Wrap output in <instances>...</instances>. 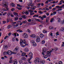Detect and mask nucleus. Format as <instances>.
Listing matches in <instances>:
<instances>
[{
    "mask_svg": "<svg viewBox=\"0 0 64 64\" xmlns=\"http://www.w3.org/2000/svg\"><path fill=\"white\" fill-rule=\"evenodd\" d=\"M20 45L22 47H24L26 45H28V44H26V43L24 42V40L20 39Z\"/></svg>",
    "mask_w": 64,
    "mask_h": 64,
    "instance_id": "nucleus-1",
    "label": "nucleus"
},
{
    "mask_svg": "<svg viewBox=\"0 0 64 64\" xmlns=\"http://www.w3.org/2000/svg\"><path fill=\"white\" fill-rule=\"evenodd\" d=\"M40 58L38 57L36 58L34 60V62L35 63H37V62L39 63V62Z\"/></svg>",
    "mask_w": 64,
    "mask_h": 64,
    "instance_id": "nucleus-2",
    "label": "nucleus"
},
{
    "mask_svg": "<svg viewBox=\"0 0 64 64\" xmlns=\"http://www.w3.org/2000/svg\"><path fill=\"white\" fill-rule=\"evenodd\" d=\"M22 36L24 38H27L28 37V34L26 33H24L23 34Z\"/></svg>",
    "mask_w": 64,
    "mask_h": 64,
    "instance_id": "nucleus-3",
    "label": "nucleus"
},
{
    "mask_svg": "<svg viewBox=\"0 0 64 64\" xmlns=\"http://www.w3.org/2000/svg\"><path fill=\"white\" fill-rule=\"evenodd\" d=\"M28 11L30 12V16H31V15H34V13H32V12H34V11L32 10H28Z\"/></svg>",
    "mask_w": 64,
    "mask_h": 64,
    "instance_id": "nucleus-4",
    "label": "nucleus"
},
{
    "mask_svg": "<svg viewBox=\"0 0 64 64\" xmlns=\"http://www.w3.org/2000/svg\"><path fill=\"white\" fill-rule=\"evenodd\" d=\"M7 54L8 55H11L12 54V52L11 50H9L7 52Z\"/></svg>",
    "mask_w": 64,
    "mask_h": 64,
    "instance_id": "nucleus-5",
    "label": "nucleus"
},
{
    "mask_svg": "<svg viewBox=\"0 0 64 64\" xmlns=\"http://www.w3.org/2000/svg\"><path fill=\"white\" fill-rule=\"evenodd\" d=\"M28 56L29 57L30 56V58H33V54L31 52H30L28 54Z\"/></svg>",
    "mask_w": 64,
    "mask_h": 64,
    "instance_id": "nucleus-6",
    "label": "nucleus"
},
{
    "mask_svg": "<svg viewBox=\"0 0 64 64\" xmlns=\"http://www.w3.org/2000/svg\"><path fill=\"white\" fill-rule=\"evenodd\" d=\"M37 39L36 40V41L37 42H39L40 41V39L39 36H38L36 37Z\"/></svg>",
    "mask_w": 64,
    "mask_h": 64,
    "instance_id": "nucleus-7",
    "label": "nucleus"
},
{
    "mask_svg": "<svg viewBox=\"0 0 64 64\" xmlns=\"http://www.w3.org/2000/svg\"><path fill=\"white\" fill-rule=\"evenodd\" d=\"M2 5L3 7H4L5 8H6V9H7V8H8V6H7V4H2Z\"/></svg>",
    "mask_w": 64,
    "mask_h": 64,
    "instance_id": "nucleus-8",
    "label": "nucleus"
},
{
    "mask_svg": "<svg viewBox=\"0 0 64 64\" xmlns=\"http://www.w3.org/2000/svg\"><path fill=\"white\" fill-rule=\"evenodd\" d=\"M46 55L48 56H51V53L49 51H48L46 52Z\"/></svg>",
    "mask_w": 64,
    "mask_h": 64,
    "instance_id": "nucleus-9",
    "label": "nucleus"
},
{
    "mask_svg": "<svg viewBox=\"0 0 64 64\" xmlns=\"http://www.w3.org/2000/svg\"><path fill=\"white\" fill-rule=\"evenodd\" d=\"M42 55H43V57L44 58L46 59V58H47V57H48V56L47 55H45V54H44V53L42 52Z\"/></svg>",
    "mask_w": 64,
    "mask_h": 64,
    "instance_id": "nucleus-10",
    "label": "nucleus"
},
{
    "mask_svg": "<svg viewBox=\"0 0 64 64\" xmlns=\"http://www.w3.org/2000/svg\"><path fill=\"white\" fill-rule=\"evenodd\" d=\"M47 50V48H42V53L45 52Z\"/></svg>",
    "mask_w": 64,
    "mask_h": 64,
    "instance_id": "nucleus-11",
    "label": "nucleus"
},
{
    "mask_svg": "<svg viewBox=\"0 0 64 64\" xmlns=\"http://www.w3.org/2000/svg\"><path fill=\"white\" fill-rule=\"evenodd\" d=\"M17 63H18V61H17V60L16 59L14 60L13 64H17Z\"/></svg>",
    "mask_w": 64,
    "mask_h": 64,
    "instance_id": "nucleus-12",
    "label": "nucleus"
},
{
    "mask_svg": "<svg viewBox=\"0 0 64 64\" xmlns=\"http://www.w3.org/2000/svg\"><path fill=\"white\" fill-rule=\"evenodd\" d=\"M39 18H41V20H43V19H44V18H46V16H44L42 17L41 16H39Z\"/></svg>",
    "mask_w": 64,
    "mask_h": 64,
    "instance_id": "nucleus-13",
    "label": "nucleus"
},
{
    "mask_svg": "<svg viewBox=\"0 0 64 64\" xmlns=\"http://www.w3.org/2000/svg\"><path fill=\"white\" fill-rule=\"evenodd\" d=\"M30 4H28V6H30V5H31V4H32V0H30Z\"/></svg>",
    "mask_w": 64,
    "mask_h": 64,
    "instance_id": "nucleus-14",
    "label": "nucleus"
},
{
    "mask_svg": "<svg viewBox=\"0 0 64 64\" xmlns=\"http://www.w3.org/2000/svg\"><path fill=\"white\" fill-rule=\"evenodd\" d=\"M24 13H25L26 15H27L29 14V12L27 10H26L25 12H24Z\"/></svg>",
    "mask_w": 64,
    "mask_h": 64,
    "instance_id": "nucleus-15",
    "label": "nucleus"
},
{
    "mask_svg": "<svg viewBox=\"0 0 64 64\" xmlns=\"http://www.w3.org/2000/svg\"><path fill=\"white\" fill-rule=\"evenodd\" d=\"M56 8H57L58 9H60V8H62L63 7L61 6H56Z\"/></svg>",
    "mask_w": 64,
    "mask_h": 64,
    "instance_id": "nucleus-16",
    "label": "nucleus"
},
{
    "mask_svg": "<svg viewBox=\"0 0 64 64\" xmlns=\"http://www.w3.org/2000/svg\"><path fill=\"white\" fill-rule=\"evenodd\" d=\"M30 36L31 37H32V38H35L36 37V36L34 34L31 35Z\"/></svg>",
    "mask_w": 64,
    "mask_h": 64,
    "instance_id": "nucleus-17",
    "label": "nucleus"
},
{
    "mask_svg": "<svg viewBox=\"0 0 64 64\" xmlns=\"http://www.w3.org/2000/svg\"><path fill=\"white\" fill-rule=\"evenodd\" d=\"M18 49H19V48H18V47H17L16 48H15L14 50V51H17L18 50Z\"/></svg>",
    "mask_w": 64,
    "mask_h": 64,
    "instance_id": "nucleus-18",
    "label": "nucleus"
},
{
    "mask_svg": "<svg viewBox=\"0 0 64 64\" xmlns=\"http://www.w3.org/2000/svg\"><path fill=\"white\" fill-rule=\"evenodd\" d=\"M10 5H11V6H12L13 7H15V5L14 3L11 4Z\"/></svg>",
    "mask_w": 64,
    "mask_h": 64,
    "instance_id": "nucleus-19",
    "label": "nucleus"
},
{
    "mask_svg": "<svg viewBox=\"0 0 64 64\" xmlns=\"http://www.w3.org/2000/svg\"><path fill=\"white\" fill-rule=\"evenodd\" d=\"M26 53L25 52H23L22 54V56H25V54H26Z\"/></svg>",
    "mask_w": 64,
    "mask_h": 64,
    "instance_id": "nucleus-20",
    "label": "nucleus"
},
{
    "mask_svg": "<svg viewBox=\"0 0 64 64\" xmlns=\"http://www.w3.org/2000/svg\"><path fill=\"white\" fill-rule=\"evenodd\" d=\"M11 25H10V24L8 25L7 26V28L8 29H10V28H11Z\"/></svg>",
    "mask_w": 64,
    "mask_h": 64,
    "instance_id": "nucleus-21",
    "label": "nucleus"
},
{
    "mask_svg": "<svg viewBox=\"0 0 64 64\" xmlns=\"http://www.w3.org/2000/svg\"><path fill=\"white\" fill-rule=\"evenodd\" d=\"M21 60H25L26 58L25 57H22L21 58Z\"/></svg>",
    "mask_w": 64,
    "mask_h": 64,
    "instance_id": "nucleus-22",
    "label": "nucleus"
},
{
    "mask_svg": "<svg viewBox=\"0 0 64 64\" xmlns=\"http://www.w3.org/2000/svg\"><path fill=\"white\" fill-rule=\"evenodd\" d=\"M14 15H15V16H18V14L16 12H14Z\"/></svg>",
    "mask_w": 64,
    "mask_h": 64,
    "instance_id": "nucleus-23",
    "label": "nucleus"
},
{
    "mask_svg": "<svg viewBox=\"0 0 64 64\" xmlns=\"http://www.w3.org/2000/svg\"><path fill=\"white\" fill-rule=\"evenodd\" d=\"M43 36H44V35H43V34H40V37L41 38H43Z\"/></svg>",
    "mask_w": 64,
    "mask_h": 64,
    "instance_id": "nucleus-24",
    "label": "nucleus"
},
{
    "mask_svg": "<svg viewBox=\"0 0 64 64\" xmlns=\"http://www.w3.org/2000/svg\"><path fill=\"white\" fill-rule=\"evenodd\" d=\"M4 49H7V46L6 45H5L4 47Z\"/></svg>",
    "mask_w": 64,
    "mask_h": 64,
    "instance_id": "nucleus-25",
    "label": "nucleus"
},
{
    "mask_svg": "<svg viewBox=\"0 0 64 64\" xmlns=\"http://www.w3.org/2000/svg\"><path fill=\"white\" fill-rule=\"evenodd\" d=\"M25 52H28V49L27 48H26L25 49H24Z\"/></svg>",
    "mask_w": 64,
    "mask_h": 64,
    "instance_id": "nucleus-26",
    "label": "nucleus"
},
{
    "mask_svg": "<svg viewBox=\"0 0 64 64\" xmlns=\"http://www.w3.org/2000/svg\"><path fill=\"white\" fill-rule=\"evenodd\" d=\"M3 54L4 55H6L7 54V52H4L3 53Z\"/></svg>",
    "mask_w": 64,
    "mask_h": 64,
    "instance_id": "nucleus-27",
    "label": "nucleus"
},
{
    "mask_svg": "<svg viewBox=\"0 0 64 64\" xmlns=\"http://www.w3.org/2000/svg\"><path fill=\"white\" fill-rule=\"evenodd\" d=\"M33 44V46H36V45H37V44H36V43L35 42H34V43Z\"/></svg>",
    "mask_w": 64,
    "mask_h": 64,
    "instance_id": "nucleus-28",
    "label": "nucleus"
},
{
    "mask_svg": "<svg viewBox=\"0 0 64 64\" xmlns=\"http://www.w3.org/2000/svg\"><path fill=\"white\" fill-rule=\"evenodd\" d=\"M17 33H14V34H12V35H13V36H14H14H15V37H16V34H17Z\"/></svg>",
    "mask_w": 64,
    "mask_h": 64,
    "instance_id": "nucleus-29",
    "label": "nucleus"
},
{
    "mask_svg": "<svg viewBox=\"0 0 64 64\" xmlns=\"http://www.w3.org/2000/svg\"><path fill=\"white\" fill-rule=\"evenodd\" d=\"M12 40L13 42H14L15 41V38H13L12 39Z\"/></svg>",
    "mask_w": 64,
    "mask_h": 64,
    "instance_id": "nucleus-30",
    "label": "nucleus"
},
{
    "mask_svg": "<svg viewBox=\"0 0 64 64\" xmlns=\"http://www.w3.org/2000/svg\"><path fill=\"white\" fill-rule=\"evenodd\" d=\"M19 62L20 64H22V63H23V62H22V61L21 60H19Z\"/></svg>",
    "mask_w": 64,
    "mask_h": 64,
    "instance_id": "nucleus-31",
    "label": "nucleus"
},
{
    "mask_svg": "<svg viewBox=\"0 0 64 64\" xmlns=\"http://www.w3.org/2000/svg\"><path fill=\"white\" fill-rule=\"evenodd\" d=\"M22 22L23 23L25 24V23H27V21H26V20L23 21Z\"/></svg>",
    "mask_w": 64,
    "mask_h": 64,
    "instance_id": "nucleus-32",
    "label": "nucleus"
},
{
    "mask_svg": "<svg viewBox=\"0 0 64 64\" xmlns=\"http://www.w3.org/2000/svg\"><path fill=\"white\" fill-rule=\"evenodd\" d=\"M61 30L62 31H63V32H64V28L63 27H62L61 28Z\"/></svg>",
    "mask_w": 64,
    "mask_h": 64,
    "instance_id": "nucleus-33",
    "label": "nucleus"
},
{
    "mask_svg": "<svg viewBox=\"0 0 64 64\" xmlns=\"http://www.w3.org/2000/svg\"><path fill=\"white\" fill-rule=\"evenodd\" d=\"M40 63L42 64H44L45 63V61H40Z\"/></svg>",
    "mask_w": 64,
    "mask_h": 64,
    "instance_id": "nucleus-34",
    "label": "nucleus"
},
{
    "mask_svg": "<svg viewBox=\"0 0 64 64\" xmlns=\"http://www.w3.org/2000/svg\"><path fill=\"white\" fill-rule=\"evenodd\" d=\"M15 19V21H16V20H18V17H16L15 18H14Z\"/></svg>",
    "mask_w": 64,
    "mask_h": 64,
    "instance_id": "nucleus-35",
    "label": "nucleus"
},
{
    "mask_svg": "<svg viewBox=\"0 0 64 64\" xmlns=\"http://www.w3.org/2000/svg\"><path fill=\"white\" fill-rule=\"evenodd\" d=\"M49 29H53V28L52 26H50L49 27Z\"/></svg>",
    "mask_w": 64,
    "mask_h": 64,
    "instance_id": "nucleus-36",
    "label": "nucleus"
},
{
    "mask_svg": "<svg viewBox=\"0 0 64 64\" xmlns=\"http://www.w3.org/2000/svg\"><path fill=\"white\" fill-rule=\"evenodd\" d=\"M43 32L44 33H47V32L46 30H44Z\"/></svg>",
    "mask_w": 64,
    "mask_h": 64,
    "instance_id": "nucleus-37",
    "label": "nucleus"
},
{
    "mask_svg": "<svg viewBox=\"0 0 64 64\" xmlns=\"http://www.w3.org/2000/svg\"><path fill=\"white\" fill-rule=\"evenodd\" d=\"M9 37L8 36H5L4 38V39H6L7 38H8Z\"/></svg>",
    "mask_w": 64,
    "mask_h": 64,
    "instance_id": "nucleus-38",
    "label": "nucleus"
},
{
    "mask_svg": "<svg viewBox=\"0 0 64 64\" xmlns=\"http://www.w3.org/2000/svg\"><path fill=\"white\" fill-rule=\"evenodd\" d=\"M59 64H63L62 63V62L61 61H59L58 62Z\"/></svg>",
    "mask_w": 64,
    "mask_h": 64,
    "instance_id": "nucleus-39",
    "label": "nucleus"
},
{
    "mask_svg": "<svg viewBox=\"0 0 64 64\" xmlns=\"http://www.w3.org/2000/svg\"><path fill=\"white\" fill-rule=\"evenodd\" d=\"M9 21L10 22H12V21H13V20H12V19H11V18H9Z\"/></svg>",
    "mask_w": 64,
    "mask_h": 64,
    "instance_id": "nucleus-40",
    "label": "nucleus"
},
{
    "mask_svg": "<svg viewBox=\"0 0 64 64\" xmlns=\"http://www.w3.org/2000/svg\"><path fill=\"white\" fill-rule=\"evenodd\" d=\"M55 51H56L58 50V48H55L54 49Z\"/></svg>",
    "mask_w": 64,
    "mask_h": 64,
    "instance_id": "nucleus-41",
    "label": "nucleus"
},
{
    "mask_svg": "<svg viewBox=\"0 0 64 64\" xmlns=\"http://www.w3.org/2000/svg\"><path fill=\"white\" fill-rule=\"evenodd\" d=\"M31 43H33V44H34V43H35V41H34V40H32L31 41Z\"/></svg>",
    "mask_w": 64,
    "mask_h": 64,
    "instance_id": "nucleus-42",
    "label": "nucleus"
},
{
    "mask_svg": "<svg viewBox=\"0 0 64 64\" xmlns=\"http://www.w3.org/2000/svg\"><path fill=\"white\" fill-rule=\"evenodd\" d=\"M9 19H8V18L7 19V20H6V22L7 23H8L9 22Z\"/></svg>",
    "mask_w": 64,
    "mask_h": 64,
    "instance_id": "nucleus-43",
    "label": "nucleus"
},
{
    "mask_svg": "<svg viewBox=\"0 0 64 64\" xmlns=\"http://www.w3.org/2000/svg\"><path fill=\"white\" fill-rule=\"evenodd\" d=\"M45 43V40H43L42 41V44H44Z\"/></svg>",
    "mask_w": 64,
    "mask_h": 64,
    "instance_id": "nucleus-44",
    "label": "nucleus"
},
{
    "mask_svg": "<svg viewBox=\"0 0 64 64\" xmlns=\"http://www.w3.org/2000/svg\"><path fill=\"white\" fill-rule=\"evenodd\" d=\"M62 10V8L59 9H58V10L57 11H61Z\"/></svg>",
    "mask_w": 64,
    "mask_h": 64,
    "instance_id": "nucleus-45",
    "label": "nucleus"
},
{
    "mask_svg": "<svg viewBox=\"0 0 64 64\" xmlns=\"http://www.w3.org/2000/svg\"><path fill=\"white\" fill-rule=\"evenodd\" d=\"M6 14H7V12H5L2 15L3 16H4V15H5Z\"/></svg>",
    "mask_w": 64,
    "mask_h": 64,
    "instance_id": "nucleus-46",
    "label": "nucleus"
},
{
    "mask_svg": "<svg viewBox=\"0 0 64 64\" xmlns=\"http://www.w3.org/2000/svg\"><path fill=\"white\" fill-rule=\"evenodd\" d=\"M22 17L23 18H24V19H26L27 18V17L25 16H22Z\"/></svg>",
    "mask_w": 64,
    "mask_h": 64,
    "instance_id": "nucleus-47",
    "label": "nucleus"
},
{
    "mask_svg": "<svg viewBox=\"0 0 64 64\" xmlns=\"http://www.w3.org/2000/svg\"><path fill=\"white\" fill-rule=\"evenodd\" d=\"M53 19H54L53 18H52L51 19L50 21V22H53Z\"/></svg>",
    "mask_w": 64,
    "mask_h": 64,
    "instance_id": "nucleus-48",
    "label": "nucleus"
},
{
    "mask_svg": "<svg viewBox=\"0 0 64 64\" xmlns=\"http://www.w3.org/2000/svg\"><path fill=\"white\" fill-rule=\"evenodd\" d=\"M53 15H54L56 14V12H53Z\"/></svg>",
    "mask_w": 64,
    "mask_h": 64,
    "instance_id": "nucleus-49",
    "label": "nucleus"
},
{
    "mask_svg": "<svg viewBox=\"0 0 64 64\" xmlns=\"http://www.w3.org/2000/svg\"><path fill=\"white\" fill-rule=\"evenodd\" d=\"M6 23V22L5 21H3V24H5Z\"/></svg>",
    "mask_w": 64,
    "mask_h": 64,
    "instance_id": "nucleus-50",
    "label": "nucleus"
},
{
    "mask_svg": "<svg viewBox=\"0 0 64 64\" xmlns=\"http://www.w3.org/2000/svg\"><path fill=\"white\" fill-rule=\"evenodd\" d=\"M15 10V8H12V9H11V10L12 11H14Z\"/></svg>",
    "mask_w": 64,
    "mask_h": 64,
    "instance_id": "nucleus-51",
    "label": "nucleus"
},
{
    "mask_svg": "<svg viewBox=\"0 0 64 64\" xmlns=\"http://www.w3.org/2000/svg\"><path fill=\"white\" fill-rule=\"evenodd\" d=\"M12 62H13V61H12V60H10L9 61V62L10 63H12Z\"/></svg>",
    "mask_w": 64,
    "mask_h": 64,
    "instance_id": "nucleus-52",
    "label": "nucleus"
},
{
    "mask_svg": "<svg viewBox=\"0 0 64 64\" xmlns=\"http://www.w3.org/2000/svg\"><path fill=\"white\" fill-rule=\"evenodd\" d=\"M18 9V10H21V9H22V8H18L17 7H16Z\"/></svg>",
    "mask_w": 64,
    "mask_h": 64,
    "instance_id": "nucleus-53",
    "label": "nucleus"
},
{
    "mask_svg": "<svg viewBox=\"0 0 64 64\" xmlns=\"http://www.w3.org/2000/svg\"><path fill=\"white\" fill-rule=\"evenodd\" d=\"M39 12L40 13V14H42V13H43V12H42L41 11H39Z\"/></svg>",
    "mask_w": 64,
    "mask_h": 64,
    "instance_id": "nucleus-54",
    "label": "nucleus"
},
{
    "mask_svg": "<svg viewBox=\"0 0 64 64\" xmlns=\"http://www.w3.org/2000/svg\"><path fill=\"white\" fill-rule=\"evenodd\" d=\"M11 32L9 33V34H8V36H10L11 35Z\"/></svg>",
    "mask_w": 64,
    "mask_h": 64,
    "instance_id": "nucleus-55",
    "label": "nucleus"
},
{
    "mask_svg": "<svg viewBox=\"0 0 64 64\" xmlns=\"http://www.w3.org/2000/svg\"><path fill=\"white\" fill-rule=\"evenodd\" d=\"M31 20L30 19H29L28 20V22H31Z\"/></svg>",
    "mask_w": 64,
    "mask_h": 64,
    "instance_id": "nucleus-56",
    "label": "nucleus"
},
{
    "mask_svg": "<svg viewBox=\"0 0 64 64\" xmlns=\"http://www.w3.org/2000/svg\"><path fill=\"white\" fill-rule=\"evenodd\" d=\"M2 10H3V11H6V9H5L4 8H2Z\"/></svg>",
    "mask_w": 64,
    "mask_h": 64,
    "instance_id": "nucleus-57",
    "label": "nucleus"
},
{
    "mask_svg": "<svg viewBox=\"0 0 64 64\" xmlns=\"http://www.w3.org/2000/svg\"><path fill=\"white\" fill-rule=\"evenodd\" d=\"M28 31L29 32V33H30V30H29V29H28Z\"/></svg>",
    "mask_w": 64,
    "mask_h": 64,
    "instance_id": "nucleus-58",
    "label": "nucleus"
},
{
    "mask_svg": "<svg viewBox=\"0 0 64 64\" xmlns=\"http://www.w3.org/2000/svg\"><path fill=\"white\" fill-rule=\"evenodd\" d=\"M53 11H55L56 10V8H54L53 9H52Z\"/></svg>",
    "mask_w": 64,
    "mask_h": 64,
    "instance_id": "nucleus-59",
    "label": "nucleus"
},
{
    "mask_svg": "<svg viewBox=\"0 0 64 64\" xmlns=\"http://www.w3.org/2000/svg\"><path fill=\"white\" fill-rule=\"evenodd\" d=\"M22 24H23V23H22V22H20V25H22Z\"/></svg>",
    "mask_w": 64,
    "mask_h": 64,
    "instance_id": "nucleus-60",
    "label": "nucleus"
},
{
    "mask_svg": "<svg viewBox=\"0 0 64 64\" xmlns=\"http://www.w3.org/2000/svg\"><path fill=\"white\" fill-rule=\"evenodd\" d=\"M12 54H16V53L12 52Z\"/></svg>",
    "mask_w": 64,
    "mask_h": 64,
    "instance_id": "nucleus-61",
    "label": "nucleus"
},
{
    "mask_svg": "<svg viewBox=\"0 0 64 64\" xmlns=\"http://www.w3.org/2000/svg\"><path fill=\"white\" fill-rule=\"evenodd\" d=\"M30 60H31V59L30 58H28V61L29 62L30 61Z\"/></svg>",
    "mask_w": 64,
    "mask_h": 64,
    "instance_id": "nucleus-62",
    "label": "nucleus"
},
{
    "mask_svg": "<svg viewBox=\"0 0 64 64\" xmlns=\"http://www.w3.org/2000/svg\"><path fill=\"white\" fill-rule=\"evenodd\" d=\"M19 32H23V31L22 30H20Z\"/></svg>",
    "mask_w": 64,
    "mask_h": 64,
    "instance_id": "nucleus-63",
    "label": "nucleus"
},
{
    "mask_svg": "<svg viewBox=\"0 0 64 64\" xmlns=\"http://www.w3.org/2000/svg\"><path fill=\"white\" fill-rule=\"evenodd\" d=\"M39 16L38 15H34V16Z\"/></svg>",
    "mask_w": 64,
    "mask_h": 64,
    "instance_id": "nucleus-64",
    "label": "nucleus"
}]
</instances>
